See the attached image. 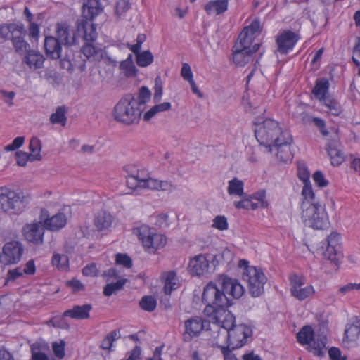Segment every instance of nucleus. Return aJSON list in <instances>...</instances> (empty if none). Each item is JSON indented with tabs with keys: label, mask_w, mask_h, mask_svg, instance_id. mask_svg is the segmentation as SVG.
Instances as JSON below:
<instances>
[{
	"label": "nucleus",
	"mask_w": 360,
	"mask_h": 360,
	"mask_svg": "<svg viewBox=\"0 0 360 360\" xmlns=\"http://www.w3.org/2000/svg\"><path fill=\"white\" fill-rule=\"evenodd\" d=\"M46 344L36 342L33 343L31 348L32 360H49L47 355L42 351L47 349Z\"/></svg>",
	"instance_id": "38"
},
{
	"label": "nucleus",
	"mask_w": 360,
	"mask_h": 360,
	"mask_svg": "<svg viewBox=\"0 0 360 360\" xmlns=\"http://www.w3.org/2000/svg\"><path fill=\"white\" fill-rule=\"evenodd\" d=\"M153 61V56L150 51H144L136 56V63L140 67H146Z\"/></svg>",
	"instance_id": "48"
},
{
	"label": "nucleus",
	"mask_w": 360,
	"mask_h": 360,
	"mask_svg": "<svg viewBox=\"0 0 360 360\" xmlns=\"http://www.w3.org/2000/svg\"><path fill=\"white\" fill-rule=\"evenodd\" d=\"M301 218L305 226L323 230L330 226L328 215L313 191L307 186L302 191Z\"/></svg>",
	"instance_id": "1"
},
{
	"label": "nucleus",
	"mask_w": 360,
	"mask_h": 360,
	"mask_svg": "<svg viewBox=\"0 0 360 360\" xmlns=\"http://www.w3.org/2000/svg\"><path fill=\"white\" fill-rule=\"evenodd\" d=\"M92 309L90 304L84 305H75L70 309H68L63 312V316L70 317L74 319H86L89 318V313Z\"/></svg>",
	"instance_id": "27"
},
{
	"label": "nucleus",
	"mask_w": 360,
	"mask_h": 360,
	"mask_svg": "<svg viewBox=\"0 0 360 360\" xmlns=\"http://www.w3.org/2000/svg\"><path fill=\"white\" fill-rule=\"evenodd\" d=\"M148 188L151 190H160L164 191H171L174 189V186L170 181H160L156 179L152 178L149 181Z\"/></svg>",
	"instance_id": "43"
},
{
	"label": "nucleus",
	"mask_w": 360,
	"mask_h": 360,
	"mask_svg": "<svg viewBox=\"0 0 360 360\" xmlns=\"http://www.w3.org/2000/svg\"><path fill=\"white\" fill-rule=\"evenodd\" d=\"M179 286L180 283L175 271H171L165 274L164 291L165 294H171L173 290H176Z\"/></svg>",
	"instance_id": "35"
},
{
	"label": "nucleus",
	"mask_w": 360,
	"mask_h": 360,
	"mask_svg": "<svg viewBox=\"0 0 360 360\" xmlns=\"http://www.w3.org/2000/svg\"><path fill=\"white\" fill-rule=\"evenodd\" d=\"M297 176L304 183L302 190L307 186L310 188L311 191H313L309 181L310 173L304 162H299L297 163Z\"/></svg>",
	"instance_id": "40"
},
{
	"label": "nucleus",
	"mask_w": 360,
	"mask_h": 360,
	"mask_svg": "<svg viewBox=\"0 0 360 360\" xmlns=\"http://www.w3.org/2000/svg\"><path fill=\"white\" fill-rule=\"evenodd\" d=\"M297 342L302 345H307L309 352L314 355L323 356L326 352L327 338L323 334L314 333L311 326H304L297 333Z\"/></svg>",
	"instance_id": "7"
},
{
	"label": "nucleus",
	"mask_w": 360,
	"mask_h": 360,
	"mask_svg": "<svg viewBox=\"0 0 360 360\" xmlns=\"http://www.w3.org/2000/svg\"><path fill=\"white\" fill-rule=\"evenodd\" d=\"M24 245L17 240L6 243L0 253V263L3 265H13L18 264L24 253Z\"/></svg>",
	"instance_id": "11"
},
{
	"label": "nucleus",
	"mask_w": 360,
	"mask_h": 360,
	"mask_svg": "<svg viewBox=\"0 0 360 360\" xmlns=\"http://www.w3.org/2000/svg\"><path fill=\"white\" fill-rule=\"evenodd\" d=\"M328 354L330 360H346L341 354V351L337 347H331L328 350Z\"/></svg>",
	"instance_id": "64"
},
{
	"label": "nucleus",
	"mask_w": 360,
	"mask_h": 360,
	"mask_svg": "<svg viewBox=\"0 0 360 360\" xmlns=\"http://www.w3.org/2000/svg\"><path fill=\"white\" fill-rule=\"evenodd\" d=\"M127 282V279H120L115 283L107 284L103 289V294L105 296H111L116 292L122 290Z\"/></svg>",
	"instance_id": "46"
},
{
	"label": "nucleus",
	"mask_w": 360,
	"mask_h": 360,
	"mask_svg": "<svg viewBox=\"0 0 360 360\" xmlns=\"http://www.w3.org/2000/svg\"><path fill=\"white\" fill-rule=\"evenodd\" d=\"M300 39V34L291 30H284L276 37L278 51L281 54H287L292 50Z\"/></svg>",
	"instance_id": "18"
},
{
	"label": "nucleus",
	"mask_w": 360,
	"mask_h": 360,
	"mask_svg": "<svg viewBox=\"0 0 360 360\" xmlns=\"http://www.w3.org/2000/svg\"><path fill=\"white\" fill-rule=\"evenodd\" d=\"M157 301L153 296H144L139 302L140 307L147 311L151 312L156 308Z\"/></svg>",
	"instance_id": "47"
},
{
	"label": "nucleus",
	"mask_w": 360,
	"mask_h": 360,
	"mask_svg": "<svg viewBox=\"0 0 360 360\" xmlns=\"http://www.w3.org/2000/svg\"><path fill=\"white\" fill-rule=\"evenodd\" d=\"M23 274L24 272L22 271V268L19 266L8 271L7 279L8 281H15V279L21 277Z\"/></svg>",
	"instance_id": "62"
},
{
	"label": "nucleus",
	"mask_w": 360,
	"mask_h": 360,
	"mask_svg": "<svg viewBox=\"0 0 360 360\" xmlns=\"http://www.w3.org/2000/svg\"><path fill=\"white\" fill-rule=\"evenodd\" d=\"M62 44L57 38L53 36H47L44 39V49L46 55L53 59H60V62L63 67L68 65V68L70 66L69 60H66L65 57L63 58L62 56Z\"/></svg>",
	"instance_id": "17"
},
{
	"label": "nucleus",
	"mask_w": 360,
	"mask_h": 360,
	"mask_svg": "<svg viewBox=\"0 0 360 360\" xmlns=\"http://www.w3.org/2000/svg\"><path fill=\"white\" fill-rule=\"evenodd\" d=\"M136 234L149 252H154L158 249L164 247L167 243L165 236L154 232L147 225H141L138 227Z\"/></svg>",
	"instance_id": "9"
},
{
	"label": "nucleus",
	"mask_w": 360,
	"mask_h": 360,
	"mask_svg": "<svg viewBox=\"0 0 360 360\" xmlns=\"http://www.w3.org/2000/svg\"><path fill=\"white\" fill-rule=\"evenodd\" d=\"M103 11V7L99 0H86L83 4L82 15L80 18H85L93 21Z\"/></svg>",
	"instance_id": "26"
},
{
	"label": "nucleus",
	"mask_w": 360,
	"mask_h": 360,
	"mask_svg": "<svg viewBox=\"0 0 360 360\" xmlns=\"http://www.w3.org/2000/svg\"><path fill=\"white\" fill-rule=\"evenodd\" d=\"M243 30H246L247 34L255 37V34L259 33L261 31L259 20L258 19L254 20L249 26H246Z\"/></svg>",
	"instance_id": "56"
},
{
	"label": "nucleus",
	"mask_w": 360,
	"mask_h": 360,
	"mask_svg": "<svg viewBox=\"0 0 360 360\" xmlns=\"http://www.w3.org/2000/svg\"><path fill=\"white\" fill-rule=\"evenodd\" d=\"M254 37L251 34H247L246 30H242L240 33L238 40L233 46V49L252 50Z\"/></svg>",
	"instance_id": "36"
},
{
	"label": "nucleus",
	"mask_w": 360,
	"mask_h": 360,
	"mask_svg": "<svg viewBox=\"0 0 360 360\" xmlns=\"http://www.w3.org/2000/svg\"><path fill=\"white\" fill-rule=\"evenodd\" d=\"M252 200H257L259 205L260 207L266 208L269 205V203L266 199V191L264 190L259 191L250 195Z\"/></svg>",
	"instance_id": "53"
},
{
	"label": "nucleus",
	"mask_w": 360,
	"mask_h": 360,
	"mask_svg": "<svg viewBox=\"0 0 360 360\" xmlns=\"http://www.w3.org/2000/svg\"><path fill=\"white\" fill-rule=\"evenodd\" d=\"M340 236L333 232L328 237V245L324 252V256L329 260L337 264L342 257L341 245L340 244Z\"/></svg>",
	"instance_id": "21"
},
{
	"label": "nucleus",
	"mask_w": 360,
	"mask_h": 360,
	"mask_svg": "<svg viewBox=\"0 0 360 360\" xmlns=\"http://www.w3.org/2000/svg\"><path fill=\"white\" fill-rule=\"evenodd\" d=\"M344 342H355L360 338V321L356 320L346 328L344 333Z\"/></svg>",
	"instance_id": "33"
},
{
	"label": "nucleus",
	"mask_w": 360,
	"mask_h": 360,
	"mask_svg": "<svg viewBox=\"0 0 360 360\" xmlns=\"http://www.w3.org/2000/svg\"><path fill=\"white\" fill-rule=\"evenodd\" d=\"M228 8V0L210 1L205 6L207 14L219 15L224 13Z\"/></svg>",
	"instance_id": "32"
},
{
	"label": "nucleus",
	"mask_w": 360,
	"mask_h": 360,
	"mask_svg": "<svg viewBox=\"0 0 360 360\" xmlns=\"http://www.w3.org/2000/svg\"><path fill=\"white\" fill-rule=\"evenodd\" d=\"M67 218L64 213L59 212L44 221V227L50 231H58L65 226Z\"/></svg>",
	"instance_id": "29"
},
{
	"label": "nucleus",
	"mask_w": 360,
	"mask_h": 360,
	"mask_svg": "<svg viewBox=\"0 0 360 360\" xmlns=\"http://www.w3.org/2000/svg\"><path fill=\"white\" fill-rule=\"evenodd\" d=\"M150 91L147 87L141 86L139 89V95L135 96V101L138 103V106L143 108L144 104L150 99Z\"/></svg>",
	"instance_id": "49"
},
{
	"label": "nucleus",
	"mask_w": 360,
	"mask_h": 360,
	"mask_svg": "<svg viewBox=\"0 0 360 360\" xmlns=\"http://www.w3.org/2000/svg\"><path fill=\"white\" fill-rule=\"evenodd\" d=\"M185 332L183 334V340L186 342H190L193 338L198 336L210 322L200 316H194L184 323Z\"/></svg>",
	"instance_id": "16"
},
{
	"label": "nucleus",
	"mask_w": 360,
	"mask_h": 360,
	"mask_svg": "<svg viewBox=\"0 0 360 360\" xmlns=\"http://www.w3.org/2000/svg\"><path fill=\"white\" fill-rule=\"evenodd\" d=\"M216 281L221 291L224 292L232 301L233 299H239L245 292L243 285L237 279L231 278L226 274L219 275Z\"/></svg>",
	"instance_id": "14"
},
{
	"label": "nucleus",
	"mask_w": 360,
	"mask_h": 360,
	"mask_svg": "<svg viewBox=\"0 0 360 360\" xmlns=\"http://www.w3.org/2000/svg\"><path fill=\"white\" fill-rule=\"evenodd\" d=\"M181 75L186 81L193 79V72L191 66L188 63H184L181 70Z\"/></svg>",
	"instance_id": "59"
},
{
	"label": "nucleus",
	"mask_w": 360,
	"mask_h": 360,
	"mask_svg": "<svg viewBox=\"0 0 360 360\" xmlns=\"http://www.w3.org/2000/svg\"><path fill=\"white\" fill-rule=\"evenodd\" d=\"M326 150L333 166H339L345 160V156L337 142H330L326 145Z\"/></svg>",
	"instance_id": "30"
},
{
	"label": "nucleus",
	"mask_w": 360,
	"mask_h": 360,
	"mask_svg": "<svg viewBox=\"0 0 360 360\" xmlns=\"http://www.w3.org/2000/svg\"><path fill=\"white\" fill-rule=\"evenodd\" d=\"M52 264L60 270H66L69 266V259L65 254H53L52 257Z\"/></svg>",
	"instance_id": "45"
},
{
	"label": "nucleus",
	"mask_w": 360,
	"mask_h": 360,
	"mask_svg": "<svg viewBox=\"0 0 360 360\" xmlns=\"http://www.w3.org/2000/svg\"><path fill=\"white\" fill-rule=\"evenodd\" d=\"M202 301L206 304V310L212 309V313L222 308H228L233 304L231 299L221 291L217 281H211L205 285Z\"/></svg>",
	"instance_id": "6"
},
{
	"label": "nucleus",
	"mask_w": 360,
	"mask_h": 360,
	"mask_svg": "<svg viewBox=\"0 0 360 360\" xmlns=\"http://www.w3.org/2000/svg\"><path fill=\"white\" fill-rule=\"evenodd\" d=\"M67 286L72 288L73 292H77L84 290V285L79 280L72 279L66 283Z\"/></svg>",
	"instance_id": "61"
},
{
	"label": "nucleus",
	"mask_w": 360,
	"mask_h": 360,
	"mask_svg": "<svg viewBox=\"0 0 360 360\" xmlns=\"http://www.w3.org/2000/svg\"><path fill=\"white\" fill-rule=\"evenodd\" d=\"M23 62L26 63L30 68L37 70L43 67L45 58L38 51L34 49H30L25 53Z\"/></svg>",
	"instance_id": "28"
},
{
	"label": "nucleus",
	"mask_w": 360,
	"mask_h": 360,
	"mask_svg": "<svg viewBox=\"0 0 360 360\" xmlns=\"http://www.w3.org/2000/svg\"><path fill=\"white\" fill-rule=\"evenodd\" d=\"M22 233L25 238L34 245H39L44 243V227L41 221L25 224Z\"/></svg>",
	"instance_id": "20"
},
{
	"label": "nucleus",
	"mask_w": 360,
	"mask_h": 360,
	"mask_svg": "<svg viewBox=\"0 0 360 360\" xmlns=\"http://www.w3.org/2000/svg\"><path fill=\"white\" fill-rule=\"evenodd\" d=\"M212 227L220 230L224 231L228 229L229 224L227 219L224 216L218 215L213 219Z\"/></svg>",
	"instance_id": "52"
},
{
	"label": "nucleus",
	"mask_w": 360,
	"mask_h": 360,
	"mask_svg": "<svg viewBox=\"0 0 360 360\" xmlns=\"http://www.w3.org/2000/svg\"><path fill=\"white\" fill-rule=\"evenodd\" d=\"M25 138L23 136H18L15 139H14V140L11 144H8L5 147V150L6 151L15 150L19 148L23 144Z\"/></svg>",
	"instance_id": "60"
},
{
	"label": "nucleus",
	"mask_w": 360,
	"mask_h": 360,
	"mask_svg": "<svg viewBox=\"0 0 360 360\" xmlns=\"http://www.w3.org/2000/svg\"><path fill=\"white\" fill-rule=\"evenodd\" d=\"M226 309L227 308H222L212 313L213 318L217 324L229 332V330L237 325L235 324L236 319L234 315L231 311L226 310Z\"/></svg>",
	"instance_id": "23"
},
{
	"label": "nucleus",
	"mask_w": 360,
	"mask_h": 360,
	"mask_svg": "<svg viewBox=\"0 0 360 360\" xmlns=\"http://www.w3.org/2000/svg\"><path fill=\"white\" fill-rule=\"evenodd\" d=\"M65 342L60 340V342H54L52 345L53 353L58 359H63L65 356Z\"/></svg>",
	"instance_id": "54"
},
{
	"label": "nucleus",
	"mask_w": 360,
	"mask_h": 360,
	"mask_svg": "<svg viewBox=\"0 0 360 360\" xmlns=\"http://www.w3.org/2000/svg\"><path fill=\"white\" fill-rule=\"evenodd\" d=\"M92 22L85 18H79L77 20V34L87 42L94 41L98 35L96 25Z\"/></svg>",
	"instance_id": "22"
},
{
	"label": "nucleus",
	"mask_w": 360,
	"mask_h": 360,
	"mask_svg": "<svg viewBox=\"0 0 360 360\" xmlns=\"http://www.w3.org/2000/svg\"><path fill=\"white\" fill-rule=\"evenodd\" d=\"M29 148L30 151L29 153L30 161L40 160L41 159L40 154L41 150V141L37 137H32L30 139Z\"/></svg>",
	"instance_id": "37"
},
{
	"label": "nucleus",
	"mask_w": 360,
	"mask_h": 360,
	"mask_svg": "<svg viewBox=\"0 0 360 360\" xmlns=\"http://www.w3.org/2000/svg\"><path fill=\"white\" fill-rule=\"evenodd\" d=\"M302 121L304 123L314 122L315 126L319 129L320 133L323 136H326L328 135V131L326 128L325 121L319 117H311L308 115H304L302 117Z\"/></svg>",
	"instance_id": "44"
},
{
	"label": "nucleus",
	"mask_w": 360,
	"mask_h": 360,
	"mask_svg": "<svg viewBox=\"0 0 360 360\" xmlns=\"http://www.w3.org/2000/svg\"><path fill=\"white\" fill-rule=\"evenodd\" d=\"M244 184L241 180L237 178H233L229 181L227 192L229 195H235L243 197L245 193L243 192Z\"/></svg>",
	"instance_id": "39"
},
{
	"label": "nucleus",
	"mask_w": 360,
	"mask_h": 360,
	"mask_svg": "<svg viewBox=\"0 0 360 360\" xmlns=\"http://www.w3.org/2000/svg\"><path fill=\"white\" fill-rule=\"evenodd\" d=\"M143 108L138 106L135 96L126 94L114 107L113 115L116 121L126 125L139 123Z\"/></svg>",
	"instance_id": "2"
},
{
	"label": "nucleus",
	"mask_w": 360,
	"mask_h": 360,
	"mask_svg": "<svg viewBox=\"0 0 360 360\" xmlns=\"http://www.w3.org/2000/svg\"><path fill=\"white\" fill-rule=\"evenodd\" d=\"M329 86L330 84L327 79H318L316 81L315 86L312 89V93L316 98L319 99L320 101H322L323 99L328 96L326 94L328 91Z\"/></svg>",
	"instance_id": "34"
},
{
	"label": "nucleus",
	"mask_w": 360,
	"mask_h": 360,
	"mask_svg": "<svg viewBox=\"0 0 360 360\" xmlns=\"http://www.w3.org/2000/svg\"><path fill=\"white\" fill-rule=\"evenodd\" d=\"M283 136V138L280 141L272 144L271 149H274L276 151V155L279 160L288 162L292 159V155L290 149L292 137L289 131L284 132Z\"/></svg>",
	"instance_id": "19"
},
{
	"label": "nucleus",
	"mask_w": 360,
	"mask_h": 360,
	"mask_svg": "<svg viewBox=\"0 0 360 360\" xmlns=\"http://www.w3.org/2000/svg\"><path fill=\"white\" fill-rule=\"evenodd\" d=\"M115 262L117 264L122 265L127 269L132 266V260L130 257L126 254L117 253L116 255Z\"/></svg>",
	"instance_id": "55"
},
{
	"label": "nucleus",
	"mask_w": 360,
	"mask_h": 360,
	"mask_svg": "<svg viewBox=\"0 0 360 360\" xmlns=\"http://www.w3.org/2000/svg\"><path fill=\"white\" fill-rule=\"evenodd\" d=\"M130 8L129 0H118L115 7V13L118 15H122Z\"/></svg>",
	"instance_id": "57"
},
{
	"label": "nucleus",
	"mask_w": 360,
	"mask_h": 360,
	"mask_svg": "<svg viewBox=\"0 0 360 360\" xmlns=\"http://www.w3.org/2000/svg\"><path fill=\"white\" fill-rule=\"evenodd\" d=\"M66 108L65 106H58L56 109V112L50 116V122L52 124H60L65 126L67 122Z\"/></svg>",
	"instance_id": "41"
},
{
	"label": "nucleus",
	"mask_w": 360,
	"mask_h": 360,
	"mask_svg": "<svg viewBox=\"0 0 360 360\" xmlns=\"http://www.w3.org/2000/svg\"><path fill=\"white\" fill-rule=\"evenodd\" d=\"M113 221V217L105 211H100L94 218V225L98 231H104L109 229Z\"/></svg>",
	"instance_id": "31"
},
{
	"label": "nucleus",
	"mask_w": 360,
	"mask_h": 360,
	"mask_svg": "<svg viewBox=\"0 0 360 360\" xmlns=\"http://www.w3.org/2000/svg\"><path fill=\"white\" fill-rule=\"evenodd\" d=\"M120 68L127 77H131L136 75L137 69L134 63L122 61L120 64Z\"/></svg>",
	"instance_id": "50"
},
{
	"label": "nucleus",
	"mask_w": 360,
	"mask_h": 360,
	"mask_svg": "<svg viewBox=\"0 0 360 360\" xmlns=\"http://www.w3.org/2000/svg\"><path fill=\"white\" fill-rule=\"evenodd\" d=\"M124 170L127 173L126 184L129 188L136 191L138 189L148 188L149 181L151 180L150 174L144 168H138L134 165L124 166Z\"/></svg>",
	"instance_id": "10"
},
{
	"label": "nucleus",
	"mask_w": 360,
	"mask_h": 360,
	"mask_svg": "<svg viewBox=\"0 0 360 360\" xmlns=\"http://www.w3.org/2000/svg\"><path fill=\"white\" fill-rule=\"evenodd\" d=\"M56 37L65 46H71L75 44V37L70 26L65 22L56 24Z\"/></svg>",
	"instance_id": "25"
},
{
	"label": "nucleus",
	"mask_w": 360,
	"mask_h": 360,
	"mask_svg": "<svg viewBox=\"0 0 360 360\" xmlns=\"http://www.w3.org/2000/svg\"><path fill=\"white\" fill-rule=\"evenodd\" d=\"M323 104L327 108L329 113L334 116H338L342 112V108L339 102L332 98L331 96H328L326 98L322 100Z\"/></svg>",
	"instance_id": "42"
},
{
	"label": "nucleus",
	"mask_w": 360,
	"mask_h": 360,
	"mask_svg": "<svg viewBox=\"0 0 360 360\" xmlns=\"http://www.w3.org/2000/svg\"><path fill=\"white\" fill-rule=\"evenodd\" d=\"M313 179L315 184L321 188L325 187L328 184V180L325 179L323 174L321 171H316L313 174Z\"/></svg>",
	"instance_id": "58"
},
{
	"label": "nucleus",
	"mask_w": 360,
	"mask_h": 360,
	"mask_svg": "<svg viewBox=\"0 0 360 360\" xmlns=\"http://www.w3.org/2000/svg\"><path fill=\"white\" fill-rule=\"evenodd\" d=\"M259 44L256 43L252 50H243L233 48V60L236 65L243 67L253 60V55L259 50Z\"/></svg>",
	"instance_id": "24"
},
{
	"label": "nucleus",
	"mask_w": 360,
	"mask_h": 360,
	"mask_svg": "<svg viewBox=\"0 0 360 360\" xmlns=\"http://www.w3.org/2000/svg\"><path fill=\"white\" fill-rule=\"evenodd\" d=\"M252 335V330L245 324L238 325L227 332L226 346L232 349H238L247 342L248 338Z\"/></svg>",
	"instance_id": "12"
},
{
	"label": "nucleus",
	"mask_w": 360,
	"mask_h": 360,
	"mask_svg": "<svg viewBox=\"0 0 360 360\" xmlns=\"http://www.w3.org/2000/svg\"><path fill=\"white\" fill-rule=\"evenodd\" d=\"M254 124L257 140L261 145L269 148V151L272 153V144L280 141L286 131H283L279 123L273 119H266L262 122H255Z\"/></svg>",
	"instance_id": "3"
},
{
	"label": "nucleus",
	"mask_w": 360,
	"mask_h": 360,
	"mask_svg": "<svg viewBox=\"0 0 360 360\" xmlns=\"http://www.w3.org/2000/svg\"><path fill=\"white\" fill-rule=\"evenodd\" d=\"M27 204L26 197L22 192L2 188L0 191V205L3 211L9 215H18Z\"/></svg>",
	"instance_id": "8"
},
{
	"label": "nucleus",
	"mask_w": 360,
	"mask_h": 360,
	"mask_svg": "<svg viewBox=\"0 0 360 360\" xmlns=\"http://www.w3.org/2000/svg\"><path fill=\"white\" fill-rule=\"evenodd\" d=\"M26 31L23 25L9 23L0 26V37L4 40H10L13 49L19 55H24L30 51V45L25 40Z\"/></svg>",
	"instance_id": "5"
},
{
	"label": "nucleus",
	"mask_w": 360,
	"mask_h": 360,
	"mask_svg": "<svg viewBox=\"0 0 360 360\" xmlns=\"http://www.w3.org/2000/svg\"><path fill=\"white\" fill-rule=\"evenodd\" d=\"M240 268L244 267L242 273L243 280L248 283L249 293L253 297H257L264 292V285L267 281V278L260 269L248 266V262L240 259L238 263Z\"/></svg>",
	"instance_id": "4"
},
{
	"label": "nucleus",
	"mask_w": 360,
	"mask_h": 360,
	"mask_svg": "<svg viewBox=\"0 0 360 360\" xmlns=\"http://www.w3.org/2000/svg\"><path fill=\"white\" fill-rule=\"evenodd\" d=\"M218 347L220 349L221 353L223 354L224 360H238L232 353L233 349L224 347L223 345H219Z\"/></svg>",
	"instance_id": "63"
},
{
	"label": "nucleus",
	"mask_w": 360,
	"mask_h": 360,
	"mask_svg": "<svg viewBox=\"0 0 360 360\" xmlns=\"http://www.w3.org/2000/svg\"><path fill=\"white\" fill-rule=\"evenodd\" d=\"M289 281L291 295L300 301L308 298L315 292L314 287L311 285L303 287L305 285L306 279L301 275L290 274Z\"/></svg>",
	"instance_id": "13"
},
{
	"label": "nucleus",
	"mask_w": 360,
	"mask_h": 360,
	"mask_svg": "<svg viewBox=\"0 0 360 360\" xmlns=\"http://www.w3.org/2000/svg\"><path fill=\"white\" fill-rule=\"evenodd\" d=\"M188 269L192 276H206L213 271L209 256L202 254L195 255L190 259Z\"/></svg>",
	"instance_id": "15"
},
{
	"label": "nucleus",
	"mask_w": 360,
	"mask_h": 360,
	"mask_svg": "<svg viewBox=\"0 0 360 360\" xmlns=\"http://www.w3.org/2000/svg\"><path fill=\"white\" fill-rule=\"evenodd\" d=\"M44 77L53 86H58L62 80L60 75L54 70H47L44 74Z\"/></svg>",
	"instance_id": "51"
}]
</instances>
